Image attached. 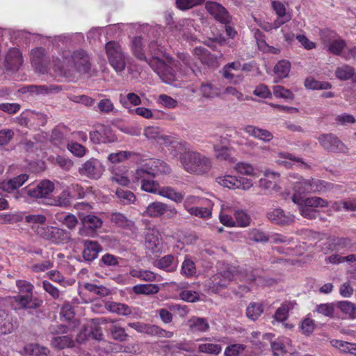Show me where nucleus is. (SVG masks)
<instances>
[{"label":"nucleus","instance_id":"18","mask_svg":"<svg viewBox=\"0 0 356 356\" xmlns=\"http://www.w3.org/2000/svg\"><path fill=\"white\" fill-rule=\"evenodd\" d=\"M145 137L159 145H167L173 143V138L166 135L163 130L158 127H149L144 130Z\"/></svg>","mask_w":356,"mask_h":356},{"label":"nucleus","instance_id":"29","mask_svg":"<svg viewBox=\"0 0 356 356\" xmlns=\"http://www.w3.org/2000/svg\"><path fill=\"white\" fill-rule=\"evenodd\" d=\"M243 130L248 135L265 142H268L273 138V134L269 131L253 125L245 126Z\"/></svg>","mask_w":356,"mask_h":356},{"label":"nucleus","instance_id":"36","mask_svg":"<svg viewBox=\"0 0 356 356\" xmlns=\"http://www.w3.org/2000/svg\"><path fill=\"white\" fill-rule=\"evenodd\" d=\"M28 178L27 175L22 174L7 181L1 182L0 187L5 191L10 192L22 186L28 180Z\"/></svg>","mask_w":356,"mask_h":356},{"label":"nucleus","instance_id":"58","mask_svg":"<svg viewBox=\"0 0 356 356\" xmlns=\"http://www.w3.org/2000/svg\"><path fill=\"white\" fill-rule=\"evenodd\" d=\"M216 156L222 160L229 161L232 163L235 162L234 158H231L229 155V149L225 146H220L218 145H213Z\"/></svg>","mask_w":356,"mask_h":356},{"label":"nucleus","instance_id":"7","mask_svg":"<svg viewBox=\"0 0 356 356\" xmlns=\"http://www.w3.org/2000/svg\"><path fill=\"white\" fill-rule=\"evenodd\" d=\"M36 232L42 238L54 244H64L71 239L70 234L68 232L56 227H38L36 228Z\"/></svg>","mask_w":356,"mask_h":356},{"label":"nucleus","instance_id":"1","mask_svg":"<svg viewBox=\"0 0 356 356\" xmlns=\"http://www.w3.org/2000/svg\"><path fill=\"white\" fill-rule=\"evenodd\" d=\"M148 48L152 55V58L148 62L149 65L164 83L172 84L177 79L178 75L172 68H177V64L164 52L163 47L157 45L154 41L149 42Z\"/></svg>","mask_w":356,"mask_h":356},{"label":"nucleus","instance_id":"50","mask_svg":"<svg viewBox=\"0 0 356 356\" xmlns=\"http://www.w3.org/2000/svg\"><path fill=\"white\" fill-rule=\"evenodd\" d=\"M73 345L74 341L70 336L55 337L51 340V346L55 348L63 349Z\"/></svg>","mask_w":356,"mask_h":356},{"label":"nucleus","instance_id":"12","mask_svg":"<svg viewBox=\"0 0 356 356\" xmlns=\"http://www.w3.org/2000/svg\"><path fill=\"white\" fill-rule=\"evenodd\" d=\"M54 184L49 180H43L37 185H29L22 193L33 198H43L53 192Z\"/></svg>","mask_w":356,"mask_h":356},{"label":"nucleus","instance_id":"24","mask_svg":"<svg viewBox=\"0 0 356 356\" xmlns=\"http://www.w3.org/2000/svg\"><path fill=\"white\" fill-rule=\"evenodd\" d=\"M110 129L102 124H96L92 126L90 130V141L94 143H101L111 142L110 139Z\"/></svg>","mask_w":356,"mask_h":356},{"label":"nucleus","instance_id":"31","mask_svg":"<svg viewBox=\"0 0 356 356\" xmlns=\"http://www.w3.org/2000/svg\"><path fill=\"white\" fill-rule=\"evenodd\" d=\"M271 348L274 355L280 356L291 350V340L285 337H279L271 343Z\"/></svg>","mask_w":356,"mask_h":356},{"label":"nucleus","instance_id":"16","mask_svg":"<svg viewBox=\"0 0 356 356\" xmlns=\"http://www.w3.org/2000/svg\"><path fill=\"white\" fill-rule=\"evenodd\" d=\"M275 162L279 165L284 166L286 168H291L294 166L308 167L307 164L304 162L302 158L286 152H278Z\"/></svg>","mask_w":356,"mask_h":356},{"label":"nucleus","instance_id":"11","mask_svg":"<svg viewBox=\"0 0 356 356\" xmlns=\"http://www.w3.org/2000/svg\"><path fill=\"white\" fill-rule=\"evenodd\" d=\"M145 172L151 177H155L159 175H167L170 172V168L163 161L159 159H150L137 168V175L140 177Z\"/></svg>","mask_w":356,"mask_h":356},{"label":"nucleus","instance_id":"59","mask_svg":"<svg viewBox=\"0 0 356 356\" xmlns=\"http://www.w3.org/2000/svg\"><path fill=\"white\" fill-rule=\"evenodd\" d=\"M116 195L124 204L133 203L136 200L135 195L132 192L122 188L116 190Z\"/></svg>","mask_w":356,"mask_h":356},{"label":"nucleus","instance_id":"22","mask_svg":"<svg viewBox=\"0 0 356 356\" xmlns=\"http://www.w3.org/2000/svg\"><path fill=\"white\" fill-rule=\"evenodd\" d=\"M140 177H141L137 175V169H136L132 177L133 183H137L140 181L141 189L143 191L150 193L158 194L160 188L159 184L153 179H149L148 177L151 176L149 174H147V172H145V175Z\"/></svg>","mask_w":356,"mask_h":356},{"label":"nucleus","instance_id":"5","mask_svg":"<svg viewBox=\"0 0 356 356\" xmlns=\"http://www.w3.org/2000/svg\"><path fill=\"white\" fill-rule=\"evenodd\" d=\"M218 272L206 281L205 286L210 293H216L226 288L234 278L235 268L218 264Z\"/></svg>","mask_w":356,"mask_h":356},{"label":"nucleus","instance_id":"6","mask_svg":"<svg viewBox=\"0 0 356 356\" xmlns=\"http://www.w3.org/2000/svg\"><path fill=\"white\" fill-rule=\"evenodd\" d=\"M105 49L110 65L116 72H122L125 69L127 60V54L122 46L115 41H110L106 44Z\"/></svg>","mask_w":356,"mask_h":356},{"label":"nucleus","instance_id":"9","mask_svg":"<svg viewBox=\"0 0 356 356\" xmlns=\"http://www.w3.org/2000/svg\"><path fill=\"white\" fill-rule=\"evenodd\" d=\"M321 40L324 45V49L329 53L334 55H341L343 57L346 47V42L341 40L334 31L330 30H325L321 32Z\"/></svg>","mask_w":356,"mask_h":356},{"label":"nucleus","instance_id":"49","mask_svg":"<svg viewBox=\"0 0 356 356\" xmlns=\"http://www.w3.org/2000/svg\"><path fill=\"white\" fill-rule=\"evenodd\" d=\"M120 102L124 107L130 109L129 107V104L138 106L141 103V100L138 95L129 92L127 95L121 94L120 95Z\"/></svg>","mask_w":356,"mask_h":356},{"label":"nucleus","instance_id":"28","mask_svg":"<svg viewBox=\"0 0 356 356\" xmlns=\"http://www.w3.org/2000/svg\"><path fill=\"white\" fill-rule=\"evenodd\" d=\"M108 328V319L97 318L90 319V335L97 340H102L104 334L102 330Z\"/></svg>","mask_w":356,"mask_h":356},{"label":"nucleus","instance_id":"42","mask_svg":"<svg viewBox=\"0 0 356 356\" xmlns=\"http://www.w3.org/2000/svg\"><path fill=\"white\" fill-rule=\"evenodd\" d=\"M11 317L3 310H0V334H8L14 330Z\"/></svg>","mask_w":356,"mask_h":356},{"label":"nucleus","instance_id":"35","mask_svg":"<svg viewBox=\"0 0 356 356\" xmlns=\"http://www.w3.org/2000/svg\"><path fill=\"white\" fill-rule=\"evenodd\" d=\"M235 170L243 175L250 176L254 178L259 177L261 171L252 164L246 162H238L234 166Z\"/></svg>","mask_w":356,"mask_h":356},{"label":"nucleus","instance_id":"57","mask_svg":"<svg viewBox=\"0 0 356 356\" xmlns=\"http://www.w3.org/2000/svg\"><path fill=\"white\" fill-rule=\"evenodd\" d=\"M293 307V304L292 302H285L282 305L281 307H280L275 314V318L277 321H285L288 317V313L290 309H291Z\"/></svg>","mask_w":356,"mask_h":356},{"label":"nucleus","instance_id":"38","mask_svg":"<svg viewBox=\"0 0 356 356\" xmlns=\"http://www.w3.org/2000/svg\"><path fill=\"white\" fill-rule=\"evenodd\" d=\"M134 172H129L124 169V172L121 173L115 171L113 177L111 178V181L115 182L123 186H128L133 183V175Z\"/></svg>","mask_w":356,"mask_h":356},{"label":"nucleus","instance_id":"60","mask_svg":"<svg viewBox=\"0 0 356 356\" xmlns=\"http://www.w3.org/2000/svg\"><path fill=\"white\" fill-rule=\"evenodd\" d=\"M248 238L255 242H267L270 240L268 236L263 231L258 229H252L248 232Z\"/></svg>","mask_w":356,"mask_h":356},{"label":"nucleus","instance_id":"33","mask_svg":"<svg viewBox=\"0 0 356 356\" xmlns=\"http://www.w3.org/2000/svg\"><path fill=\"white\" fill-rule=\"evenodd\" d=\"M194 29L193 21L190 19L180 20L178 25L176 26V30L179 32V35L188 40H194V38L191 35L192 31Z\"/></svg>","mask_w":356,"mask_h":356},{"label":"nucleus","instance_id":"15","mask_svg":"<svg viewBox=\"0 0 356 356\" xmlns=\"http://www.w3.org/2000/svg\"><path fill=\"white\" fill-rule=\"evenodd\" d=\"M280 179V175L278 172L266 170L264 172V177L260 179L259 181V186L271 193H277L281 188L279 186Z\"/></svg>","mask_w":356,"mask_h":356},{"label":"nucleus","instance_id":"34","mask_svg":"<svg viewBox=\"0 0 356 356\" xmlns=\"http://www.w3.org/2000/svg\"><path fill=\"white\" fill-rule=\"evenodd\" d=\"M200 341L203 342L198 345L197 349L200 353L218 355L222 350L220 345L207 342L211 341L210 338H202Z\"/></svg>","mask_w":356,"mask_h":356},{"label":"nucleus","instance_id":"32","mask_svg":"<svg viewBox=\"0 0 356 356\" xmlns=\"http://www.w3.org/2000/svg\"><path fill=\"white\" fill-rule=\"evenodd\" d=\"M144 47V39L141 36H136L132 39L131 49L133 54L137 58L145 60L148 63L149 60H147L145 56Z\"/></svg>","mask_w":356,"mask_h":356},{"label":"nucleus","instance_id":"4","mask_svg":"<svg viewBox=\"0 0 356 356\" xmlns=\"http://www.w3.org/2000/svg\"><path fill=\"white\" fill-rule=\"evenodd\" d=\"M89 61V56L86 51L80 49L74 51L72 54L68 51L63 52L61 58H57L54 60V67L60 73L65 70L75 67L80 69L86 67Z\"/></svg>","mask_w":356,"mask_h":356},{"label":"nucleus","instance_id":"51","mask_svg":"<svg viewBox=\"0 0 356 356\" xmlns=\"http://www.w3.org/2000/svg\"><path fill=\"white\" fill-rule=\"evenodd\" d=\"M188 212L192 216L202 219H208L211 216V206L209 202L206 207H194L193 208H188Z\"/></svg>","mask_w":356,"mask_h":356},{"label":"nucleus","instance_id":"43","mask_svg":"<svg viewBox=\"0 0 356 356\" xmlns=\"http://www.w3.org/2000/svg\"><path fill=\"white\" fill-rule=\"evenodd\" d=\"M132 291L136 294L152 295L156 294L159 291V287L156 284H140L133 286Z\"/></svg>","mask_w":356,"mask_h":356},{"label":"nucleus","instance_id":"45","mask_svg":"<svg viewBox=\"0 0 356 356\" xmlns=\"http://www.w3.org/2000/svg\"><path fill=\"white\" fill-rule=\"evenodd\" d=\"M235 227H248L251 221L250 216L242 209H237L234 213Z\"/></svg>","mask_w":356,"mask_h":356},{"label":"nucleus","instance_id":"14","mask_svg":"<svg viewBox=\"0 0 356 356\" xmlns=\"http://www.w3.org/2000/svg\"><path fill=\"white\" fill-rule=\"evenodd\" d=\"M109 294V290L104 286H97L96 285L90 284V298L94 295H99L100 297L94 298L90 301V309L95 313H103L104 311L105 305L106 302L102 300V297L106 296Z\"/></svg>","mask_w":356,"mask_h":356},{"label":"nucleus","instance_id":"61","mask_svg":"<svg viewBox=\"0 0 356 356\" xmlns=\"http://www.w3.org/2000/svg\"><path fill=\"white\" fill-rule=\"evenodd\" d=\"M273 92L275 97L284 99H293V94L288 89L281 86H275L273 88Z\"/></svg>","mask_w":356,"mask_h":356},{"label":"nucleus","instance_id":"54","mask_svg":"<svg viewBox=\"0 0 356 356\" xmlns=\"http://www.w3.org/2000/svg\"><path fill=\"white\" fill-rule=\"evenodd\" d=\"M334 188V185L332 183L312 179V193H325L330 191Z\"/></svg>","mask_w":356,"mask_h":356},{"label":"nucleus","instance_id":"13","mask_svg":"<svg viewBox=\"0 0 356 356\" xmlns=\"http://www.w3.org/2000/svg\"><path fill=\"white\" fill-rule=\"evenodd\" d=\"M321 146L331 152L347 154L348 147L332 134H322L318 138Z\"/></svg>","mask_w":356,"mask_h":356},{"label":"nucleus","instance_id":"2","mask_svg":"<svg viewBox=\"0 0 356 356\" xmlns=\"http://www.w3.org/2000/svg\"><path fill=\"white\" fill-rule=\"evenodd\" d=\"M180 160L184 170L189 173L204 175L211 168V159L197 152H186L181 154Z\"/></svg>","mask_w":356,"mask_h":356},{"label":"nucleus","instance_id":"19","mask_svg":"<svg viewBox=\"0 0 356 356\" xmlns=\"http://www.w3.org/2000/svg\"><path fill=\"white\" fill-rule=\"evenodd\" d=\"M145 244L152 253H159L162 250L163 243L159 232L155 228L147 229Z\"/></svg>","mask_w":356,"mask_h":356},{"label":"nucleus","instance_id":"53","mask_svg":"<svg viewBox=\"0 0 356 356\" xmlns=\"http://www.w3.org/2000/svg\"><path fill=\"white\" fill-rule=\"evenodd\" d=\"M305 86L309 90H327L331 88L332 86L329 82H321L309 77L306 79Z\"/></svg>","mask_w":356,"mask_h":356},{"label":"nucleus","instance_id":"48","mask_svg":"<svg viewBox=\"0 0 356 356\" xmlns=\"http://www.w3.org/2000/svg\"><path fill=\"white\" fill-rule=\"evenodd\" d=\"M291 69V63L286 60H280L274 67V72L280 79H284L288 76Z\"/></svg>","mask_w":356,"mask_h":356},{"label":"nucleus","instance_id":"55","mask_svg":"<svg viewBox=\"0 0 356 356\" xmlns=\"http://www.w3.org/2000/svg\"><path fill=\"white\" fill-rule=\"evenodd\" d=\"M200 92L205 98H213L219 95V90L209 82L202 83L200 87Z\"/></svg>","mask_w":356,"mask_h":356},{"label":"nucleus","instance_id":"26","mask_svg":"<svg viewBox=\"0 0 356 356\" xmlns=\"http://www.w3.org/2000/svg\"><path fill=\"white\" fill-rule=\"evenodd\" d=\"M105 307L110 312L118 315L129 316L133 314L136 317L139 316L140 309L138 308L132 309L129 306L123 303L107 302L105 305Z\"/></svg>","mask_w":356,"mask_h":356},{"label":"nucleus","instance_id":"3","mask_svg":"<svg viewBox=\"0 0 356 356\" xmlns=\"http://www.w3.org/2000/svg\"><path fill=\"white\" fill-rule=\"evenodd\" d=\"M16 285L19 294L13 298L15 302L13 306L15 309L22 308L36 309L41 305L42 300L33 297L34 286L32 284L26 280H17Z\"/></svg>","mask_w":356,"mask_h":356},{"label":"nucleus","instance_id":"17","mask_svg":"<svg viewBox=\"0 0 356 356\" xmlns=\"http://www.w3.org/2000/svg\"><path fill=\"white\" fill-rule=\"evenodd\" d=\"M23 63L22 54L17 48H10L5 56V67L7 70L15 72L19 70Z\"/></svg>","mask_w":356,"mask_h":356},{"label":"nucleus","instance_id":"30","mask_svg":"<svg viewBox=\"0 0 356 356\" xmlns=\"http://www.w3.org/2000/svg\"><path fill=\"white\" fill-rule=\"evenodd\" d=\"M177 259L172 254L165 255L156 260L154 263L156 267L166 272L175 271L177 269Z\"/></svg>","mask_w":356,"mask_h":356},{"label":"nucleus","instance_id":"8","mask_svg":"<svg viewBox=\"0 0 356 356\" xmlns=\"http://www.w3.org/2000/svg\"><path fill=\"white\" fill-rule=\"evenodd\" d=\"M289 182L293 186L292 201L294 203H301V197L306 193H312V179H304L297 174H290Z\"/></svg>","mask_w":356,"mask_h":356},{"label":"nucleus","instance_id":"23","mask_svg":"<svg viewBox=\"0 0 356 356\" xmlns=\"http://www.w3.org/2000/svg\"><path fill=\"white\" fill-rule=\"evenodd\" d=\"M167 211H169L172 215L177 213V211L175 208L170 207L166 204L161 202H154L150 203L147 206L143 215L149 217L156 218L163 215Z\"/></svg>","mask_w":356,"mask_h":356},{"label":"nucleus","instance_id":"52","mask_svg":"<svg viewBox=\"0 0 356 356\" xmlns=\"http://www.w3.org/2000/svg\"><path fill=\"white\" fill-rule=\"evenodd\" d=\"M264 312L263 306L259 302L250 303L246 309V315L248 318L255 321L257 320Z\"/></svg>","mask_w":356,"mask_h":356},{"label":"nucleus","instance_id":"63","mask_svg":"<svg viewBox=\"0 0 356 356\" xmlns=\"http://www.w3.org/2000/svg\"><path fill=\"white\" fill-rule=\"evenodd\" d=\"M46 216L42 214H30L25 216V220L26 222L33 224L35 225H38V227H45L44 225L46 222Z\"/></svg>","mask_w":356,"mask_h":356},{"label":"nucleus","instance_id":"10","mask_svg":"<svg viewBox=\"0 0 356 356\" xmlns=\"http://www.w3.org/2000/svg\"><path fill=\"white\" fill-rule=\"evenodd\" d=\"M216 182L229 189L248 191L253 186V181L251 179L231 175H225L216 177Z\"/></svg>","mask_w":356,"mask_h":356},{"label":"nucleus","instance_id":"56","mask_svg":"<svg viewBox=\"0 0 356 356\" xmlns=\"http://www.w3.org/2000/svg\"><path fill=\"white\" fill-rule=\"evenodd\" d=\"M335 74L336 76L341 80H348L353 79L354 68L350 65H343L336 70Z\"/></svg>","mask_w":356,"mask_h":356},{"label":"nucleus","instance_id":"64","mask_svg":"<svg viewBox=\"0 0 356 356\" xmlns=\"http://www.w3.org/2000/svg\"><path fill=\"white\" fill-rule=\"evenodd\" d=\"M193 55L195 56L202 63L207 64L210 60V54L208 50L202 47H196L193 49Z\"/></svg>","mask_w":356,"mask_h":356},{"label":"nucleus","instance_id":"62","mask_svg":"<svg viewBox=\"0 0 356 356\" xmlns=\"http://www.w3.org/2000/svg\"><path fill=\"white\" fill-rule=\"evenodd\" d=\"M103 171L104 167L97 159H90V178L98 179Z\"/></svg>","mask_w":356,"mask_h":356},{"label":"nucleus","instance_id":"21","mask_svg":"<svg viewBox=\"0 0 356 356\" xmlns=\"http://www.w3.org/2000/svg\"><path fill=\"white\" fill-rule=\"evenodd\" d=\"M44 49L39 47L33 49L31 53V60L35 70L41 74L47 72L48 66L45 58Z\"/></svg>","mask_w":356,"mask_h":356},{"label":"nucleus","instance_id":"20","mask_svg":"<svg viewBox=\"0 0 356 356\" xmlns=\"http://www.w3.org/2000/svg\"><path fill=\"white\" fill-rule=\"evenodd\" d=\"M206 9L218 22L227 24L230 22V16L226 9L220 3L209 1L206 3Z\"/></svg>","mask_w":356,"mask_h":356},{"label":"nucleus","instance_id":"37","mask_svg":"<svg viewBox=\"0 0 356 356\" xmlns=\"http://www.w3.org/2000/svg\"><path fill=\"white\" fill-rule=\"evenodd\" d=\"M158 195L176 203L181 202L184 197L182 193L176 191L173 188L170 186L160 187Z\"/></svg>","mask_w":356,"mask_h":356},{"label":"nucleus","instance_id":"44","mask_svg":"<svg viewBox=\"0 0 356 356\" xmlns=\"http://www.w3.org/2000/svg\"><path fill=\"white\" fill-rule=\"evenodd\" d=\"M181 273L186 277H192L197 273L195 264L188 256L185 257L181 264Z\"/></svg>","mask_w":356,"mask_h":356},{"label":"nucleus","instance_id":"46","mask_svg":"<svg viewBox=\"0 0 356 356\" xmlns=\"http://www.w3.org/2000/svg\"><path fill=\"white\" fill-rule=\"evenodd\" d=\"M71 203V194L68 190H64L59 195L51 200L49 204L60 207H67Z\"/></svg>","mask_w":356,"mask_h":356},{"label":"nucleus","instance_id":"47","mask_svg":"<svg viewBox=\"0 0 356 356\" xmlns=\"http://www.w3.org/2000/svg\"><path fill=\"white\" fill-rule=\"evenodd\" d=\"M49 350L44 346H40L37 343H31L26 346L24 348V353L22 354H26L30 355H47Z\"/></svg>","mask_w":356,"mask_h":356},{"label":"nucleus","instance_id":"27","mask_svg":"<svg viewBox=\"0 0 356 356\" xmlns=\"http://www.w3.org/2000/svg\"><path fill=\"white\" fill-rule=\"evenodd\" d=\"M272 8L277 15L275 27H280L282 25L291 20V15L286 12L283 3L274 1L272 2Z\"/></svg>","mask_w":356,"mask_h":356},{"label":"nucleus","instance_id":"40","mask_svg":"<svg viewBox=\"0 0 356 356\" xmlns=\"http://www.w3.org/2000/svg\"><path fill=\"white\" fill-rule=\"evenodd\" d=\"M188 326L193 332H204L209 329V325L205 318L196 316L188 321Z\"/></svg>","mask_w":356,"mask_h":356},{"label":"nucleus","instance_id":"25","mask_svg":"<svg viewBox=\"0 0 356 356\" xmlns=\"http://www.w3.org/2000/svg\"><path fill=\"white\" fill-rule=\"evenodd\" d=\"M267 218L272 222L279 225H288L294 221V216L291 214H286L284 211L276 208L267 213Z\"/></svg>","mask_w":356,"mask_h":356},{"label":"nucleus","instance_id":"39","mask_svg":"<svg viewBox=\"0 0 356 356\" xmlns=\"http://www.w3.org/2000/svg\"><path fill=\"white\" fill-rule=\"evenodd\" d=\"M297 205H305L308 207L316 209V208L327 207L329 202L321 197L314 196L310 197L304 198L301 197V203H296Z\"/></svg>","mask_w":356,"mask_h":356},{"label":"nucleus","instance_id":"41","mask_svg":"<svg viewBox=\"0 0 356 356\" xmlns=\"http://www.w3.org/2000/svg\"><path fill=\"white\" fill-rule=\"evenodd\" d=\"M108 323H110V325H108L107 329H109L111 336L113 339L120 341H124L127 339L128 334L123 327L119 325L115 324L110 318L108 319Z\"/></svg>","mask_w":356,"mask_h":356}]
</instances>
